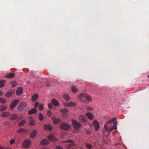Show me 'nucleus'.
I'll return each mask as SVG.
<instances>
[{
	"label": "nucleus",
	"instance_id": "f257e3e1",
	"mask_svg": "<svg viewBox=\"0 0 149 149\" xmlns=\"http://www.w3.org/2000/svg\"><path fill=\"white\" fill-rule=\"evenodd\" d=\"M80 99L84 102H88L91 101V98L90 96L85 93H82L80 95Z\"/></svg>",
	"mask_w": 149,
	"mask_h": 149
},
{
	"label": "nucleus",
	"instance_id": "f03ea898",
	"mask_svg": "<svg viewBox=\"0 0 149 149\" xmlns=\"http://www.w3.org/2000/svg\"><path fill=\"white\" fill-rule=\"evenodd\" d=\"M70 125L65 122H62L61 123L59 126L60 128L63 130H67L70 129Z\"/></svg>",
	"mask_w": 149,
	"mask_h": 149
},
{
	"label": "nucleus",
	"instance_id": "7ed1b4c3",
	"mask_svg": "<svg viewBox=\"0 0 149 149\" xmlns=\"http://www.w3.org/2000/svg\"><path fill=\"white\" fill-rule=\"evenodd\" d=\"M31 143V142L30 140L27 139L23 142L22 146L24 148H28L30 146Z\"/></svg>",
	"mask_w": 149,
	"mask_h": 149
},
{
	"label": "nucleus",
	"instance_id": "20e7f679",
	"mask_svg": "<svg viewBox=\"0 0 149 149\" xmlns=\"http://www.w3.org/2000/svg\"><path fill=\"white\" fill-rule=\"evenodd\" d=\"M66 142L67 143H70V144L67 145L66 146V148L68 149H69L70 148L72 147V146H74L75 145V144L73 143V141L71 140H69L65 141L63 142V143Z\"/></svg>",
	"mask_w": 149,
	"mask_h": 149
},
{
	"label": "nucleus",
	"instance_id": "39448f33",
	"mask_svg": "<svg viewBox=\"0 0 149 149\" xmlns=\"http://www.w3.org/2000/svg\"><path fill=\"white\" fill-rule=\"evenodd\" d=\"M72 123L75 129H78L80 127L81 125L79 123L75 120H72Z\"/></svg>",
	"mask_w": 149,
	"mask_h": 149
},
{
	"label": "nucleus",
	"instance_id": "423d86ee",
	"mask_svg": "<svg viewBox=\"0 0 149 149\" xmlns=\"http://www.w3.org/2000/svg\"><path fill=\"white\" fill-rule=\"evenodd\" d=\"M93 126L95 130L96 131H98L100 128V125L99 122L96 120H95L93 123Z\"/></svg>",
	"mask_w": 149,
	"mask_h": 149
},
{
	"label": "nucleus",
	"instance_id": "0eeeda50",
	"mask_svg": "<svg viewBox=\"0 0 149 149\" xmlns=\"http://www.w3.org/2000/svg\"><path fill=\"white\" fill-rule=\"evenodd\" d=\"M79 119L80 122L85 123L87 121V119L84 116L80 115L79 116Z\"/></svg>",
	"mask_w": 149,
	"mask_h": 149
},
{
	"label": "nucleus",
	"instance_id": "6e6552de",
	"mask_svg": "<svg viewBox=\"0 0 149 149\" xmlns=\"http://www.w3.org/2000/svg\"><path fill=\"white\" fill-rule=\"evenodd\" d=\"M19 101L18 100H15L12 102L10 106V108L11 109H13L15 107L18 103Z\"/></svg>",
	"mask_w": 149,
	"mask_h": 149
},
{
	"label": "nucleus",
	"instance_id": "1a4fd4ad",
	"mask_svg": "<svg viewBox=\"0 0 149 149\" xmlns=\"http://www.w3.org/2000/svg\"><path fill=\"white\" fill-rule=\"evenodd\" d=\"M48 139L52 142H55L57 140L56 136L52 134H50L47 137Z\"/></svg>",
	"mask_w": 149,
	"mask_h": 149
},
{
	"label": "nucleus",
	"instance_id": "9d476101",
	"mask_svg": "<svg viewBox=\"0 0 149 149\" xmlns=\"http://www.w3.org/2000/svg\"><path fill=\"white\" fill-rule=\"evenodd\" d=\"M52 120L54 124L55 125H57L60 122L61 119L60 118L54 117L52 118Z\"/></svg>",
	"mask_w": 149,
	"mask_h": 149
},
{
	"label": "nucleus",
	"instance_id": "9b49d317",
	"mask_svg": "<svg viewBox=\"0 0 149 149\" xmlns=\"http://www.w3.org/2000/svg\"><path fill=\"white\" fill-rule=\"evenodd\" d=\"M26 103L25 102H22L20 103L18 109L19 110H22L24 107L26 106Z\"/></svg>",
	"mask_w": 149,
	"mask_h": 149
},
{
	"label": "nucleus",
	"instance_id": "f8f14e48",
	"mask_svg": "<svg viewBox=\"0 0 149 149\" xmlns=\"http://www.w3.org/2000/svg\"><path fill=\"white\" fill-rule=\"evenodd\" d=\"M15 76L14 73L10 72L9 74H7L5 75V77L8 78H12L14 77Z\"/></svg>",
	"mask_w": 149,
	"mask_h": 149
},
{
	"label": "nucleus",
	"instance_id": "ddd939ff",
	"mask_svg": "<svg viewBox=\"0 0 149 149\" xmlns=\"http://www.w3.org/2000/svg\"><path fill=\"white\" fill-rule=\"evenodd\" d=\"M23 91V89L22 87L19 88L17 90L16 93L17 95L19 96L22 94Z\"/></svg>",
	"mask_w": 149,
	"mask_h": 149
},
{
	"label": "nucleus",
	"instance_id": "4468645a",
	"mask_svg": "<svg viewBox=\"0 0 149 149\" xmlns=\"http://www.w3.org/2000/svg\"><path fill=\"white\" fill-rule=\"evenodd\" d=\"M108 124V123H107L105 124L104 125L105 129L108 132H111L113 131V128L108 127L107 126Z\"/></svg>",
	"mask_w": 149,
	"mask_h": 149
},
{
	"label": "nucleus",
	"instance_id": "2eb2a0df",
	"mask_svg": "<svg viewBox=\"0 0 149 149\" xmlns=\"http://www.w3.org/2000/svg\"><path fill=\"white\" fill-rule=\"evenodd\" d=\"M18 118V116L16 114H13L10 116V119L11 120H16Z\"/></svg>",
	"mask_w": 149,
	"mask_h": 149
},
{
	"label": "nucleus",
	"instance_id": "dca6fc26",
	"mask_svg": "<svg viewBox=\"0 0 149 149\" xmlns=\"http://www.w3.org/2000/svg\"><path fill=\"white\" fill-rule=\"evenodd\" d=\"M44 128L46 130H49L50 131L52 130V127L51 125H45L44 126Z\"/></svg>",
	"mask_w": 149,
	"mask_h": 149
},
{
	"label": "nucleus",
	"instance_id": "f3484780",
	"mask_svg": "<svg viewBox=\"0 0 149 149\" xmlns=\"http://www.w3.org/2000/svg\"><path fill=\"white\" fill-rule=\"evenodd\" d=\"M37 134V131L36 130H34L32 132L30 137L31 138L33 139L36 136Z\"/></svg>",
	"mask_w": 149,
	"mask_h": 149
},
{
	"label": "nucleus",
	"instance_id": "a211bd4d",
	"mask_svg": "<svg viewBox=\"0 0 149 149\" xmlns=\"http://www.w3.org/2000/svg\"><path fill=\"white\" fill-rule=\"evenodd\" d=\"M49 142L47 139H43L40 142V144L42 145H47L48 144Z\"/></svg>",
	"mask_w": 149,
	"mask_h": 149
},
{
	"label": "nucleus",
	"instance_id": "6ab92c4d",
	"mask_svg": "<svg viewBox=\"0 0 149 149\" xmlns=\"http://www.w3.org/2000/svg\"><path fill=\"white\" fill-rule=\"evenodd\" d=\"M31 98L33 101L35 102L38 100V95L37 94H35L32 96Z\"/></svg>",
	"mask_w": 149,
	"mask_h": 149
},
{
	"label": "nucleus",
	"instance_id": "aec40b11",
	"mask_svg": "<svg viewBox=\"0 0 149 149\" xmlns=\"http://www.w3.org/2000/svg\"><path fill=\"white\" fill-rule=\"evenodd\" d=\"M86 115L90 120H91L93 118V114L89 112H88L86 113Z\"/></svg>",
	"mask_w": 149,
	"mask_h": 149
},
{
	"label": "nucleus",
	"instance_id": "412c9836",
	"mask_svg": "<svg viewBox=\"0 0 149 149\" xmlns=\"http://www.w3.org/2000/svg\"><path fill=\"white\" fill-rule=\"evenodd\" d=\"M9 114L8 112H4L1 113V116L3 117H7L9 115Z\"/></svg>",
	"mask_w": 149,
	"mask_h": 149
},
{
	"label": "nucleus",
	"instance_id": "4be33fe9",
	"mask_svg": "<svg viewBox=\"0 0 149 149\" xmlns=\"http://www.w3.org/2000/svg\"><path fill=\"white\" fill-rule=\"evenodd\" d=\"M37 110L35 108H33L28 111V113L30 115L34 114L36 113Z\"/></svg>",
	"mask_w": 149,
	"mask_h": 149
},
{
	"label": "nucleus",
	"instance_id": "5701e85b",
	"mask_svg": "<svg viewBox=\"0 0 149 149\" xmlns=\"http://www.w3.org/2000/svg\"><path fill=\"white\" fill-rule=\"evenodd\" d=\"M52 102L53 104L56 106H58L59 104L58 101L55 99H53L52 100Z\"/></svg>",
	"mask_w": 149,
	"mask_h": 149
},
{
	"label": "nucleus",
	"instance_id": "b1692460",
	"mask_svg": "<svg viewBox=\"0 0 149 149\" xmlns=\"http://www.w3.org/2000/svg\"><path fill=\"white\" fill-rule=\"evenodd\" d=\"M72 91L74 93H76L78 91V90L77 87L75 86H72L71 87Z\"/></svg>",
	"mask_w": 149,
	"mask_h": 149
},
{
	"label": "nucleus",
	"instance_id": "393cba45",
	"mask_svg": "<svg viewBox=\"0 0 149 149\" xmlns=\"http://www.w3.org/2000/svg\"><path fill=\"white\" fill-rule=\"evenodd\" d=\"M7 109V107L5 105H2L0 106V111H3Z\"/></svg>",
	"mask_w": 149,
	"mask_h": 149
},
{
	"label": "nucleus",
	"instance_id": "a878e982",
	"mask_svg": "<svg viewBox=\"0 0 149 149\" xmlns=\"http://www.w3.org/2000/svg\"><path fill=\"white\" fill-rule=\"evenodd\" d=\"M76 103H75L73 102H70L69 103H67L66 105L67 106H76Z\"/></svg>",
	"mask_w": 149,
	"mask_h": 149
},
{
	"label": "nucleus",
	"instance_id": "bb28decb",
	"mask_svg": "<svg viewBox=\"0 0 149 149\" xmlns=\"http://www.w3.org/2000/svg\"><path fill=\"white\" fill-rule=\"evenodd\" d=\"M26 121L25 120H23L20 122H19L18 123V125L19 126H23L24 124L26 123Z\"/></svg>",
	"mask_w": 149,
	"mask_h": 149
},
{
	"label": "nucleus",
	"instance_id": "cd10ccee",
	"mask_svg": "<svg viewBox=\"0 0 149 149\" xmlns=\"http://www.w3.org/2000/svg\"><path fill=\"white\" fill-rule=\"evenodd\" d=\"M64 99L66 100H70V97L67 94H64L63 95Z\"/></svg>",
	"mask_w": 149,
	"mask_h": 149
},
{
	"label": "nucleus",
	"instance_id": "c85d7f7f",
	"mask_svg": "<svg viewBox=\"0 0 149 149\" xmlns=\"http://www.w3.org/2000/svg\"><path fill=\"white\" fill-rule=\"evenodd\" d=\"M61 111L62 113L63 114L65 115L68 112V111L67 109H62L61 110Z\"/></svg>",
	"mask_w": 149,
	"mask_h": 149
},
{
	"label": "nucleus",
	"instance_id": "c756f323",
	"mask_svg": "<svg viewBox=\"0 0 149 149\" xmlns=\"http://www.w3.org/2000/svg\"><path fill=\"white\" fill-rule=\"evenodd\" d=\"M6 102V100L3 98H0V103L4 104Z\"/></svg>",
	"mask_w": 149,
	"mask_h": 149
},
{
	"label": "nucleus",
	"instance_id": "7c9ffc66",
	"mask_svg": "<svg viewBox=\"0 0 149 149\" xmlns=\"http://www.w3.org/2000/svg\"><path fill=\"white\" fill-rule=\"evenodd\" d=\"M12 93L11 91H9L7 92L5 94V96L6 97H9L12 95Z\"/></svg>",
	"mask_w": 149,
	"mask_h": 149
},
{
	"label": "nucleus",
	"instance_id": "2f4dec72",
	"mask_svg": "<svg viewBox=\"0 0 149 149\" xmlns=\"http://www.w3.org/2000/svg\"><path fill=\"white\" fill-rule=\"evenodd\" d=\"M39 118L40 120L42 121L44 119V116L42 113H40L39 116Z\"/></svg>",
	"mask_w": 149,
	"mask_h": 149
},
{
	"label": "nucleus",
	"instance_id": "473e14b6",
	"mask_svg": "<svg viewBox=\"0 0 149 149\" xmlns=\"http://www.w3.org/2000/svg\"><path fill=\"white\" fill-rule=\"evenodd\" d=\"M17 85V83L16 82H12L11 83V85L12 87H15Z\"/></svg>",
	"mask_w": 149,
	"mask_h": 149
},
{
	"label": "nucleus",
	"instance_id": "72a5a7b5",
	"mask_svg": "<svg viewBox=\"0 0 149 149\" xmlns=\"http://www.w3.org/2000/svg\"><path fill=\"white\" fill-rule=\"evenodd\" d=\"M5 80L0 81V88L3 87L5 85Z\"/></svg>",
	"mask_w": 149,
	"mask_h": 149
},
{
	"label": "nucleus",
	"instance_id": "f704fd0d",
	"mask_svg": "<svg viewBox=\"0 0 149 149\" xmlns=\"http://www.w3.org/2000/svg\"><path fill=\"white\" fill-rule=\"evenodd\" d=\"M25 131V130L23 128H21L17 130V132L22 133Z\"/></svg>",
	"mask_w": 149,
	"mask_h": 149
},
{
	"label": "nucleus",
	"instance_id": "c9c22d12",
	"mask_svg": "<svg viewBox=\"0 0 149 149\" xmlns=\"http://www.w3.org/2000/svg\"><path fill=\"white\" fill-rule=\"evenodd\" d=\"M29 124L30 125L33 126L35 125V122L33 120L31 119L30 120Z\"/></svg>",
	"mask_w": 149,
	"mask_h": 149
},
{
	"label": "nucleus",
	"instance_id": "e433bc0d",
	"mask_svg": "<svg viewBox=\"0 0 149 149\" xmlns=\"http://www.w3.org/2000/svg\"><path fill=\"white\" fill-rule=\"evenodd\" d=\"M117 125V123L116 122H115L114 123L113 125V126L112 127H111V128H113V131L114 129H117V127L116 126V125Z\"/></svg>",
	"mask_w": 149,
	"mask_h": 149
},
{
	"label": "nucleus",
	"instance_id": "4c0bfd02",
	"mask_svg": "<svg viewBox=\"0 0 149 149\" xmlns=\"http://www.w3.org/2000/svg\"><path fill=\"white\" fill-rule=\"evenodd\" d=\"M116 119L115 118H113L112 119H111L110 120L108 121L107 123H108V124H110L111 122L112 121H116Z\"/></svg>",
	"mask_w": 149,
	"mask_h": 149
},
{
	"label": "nucleus",
	"instance_id": "58836bf2",
	"mask_svg": "<svg viewBox=\"0 0 149 149\" xmlns=\"http://www.w3.org/2000/svg\"><path fill=\"white\" fill-rule=\"evenodd\" d=\"M39 109L40 111L43 110V104H40L39 105Z\"/></svg>",
	"mask_w": 149,
	"mask_h": 149
},
{
	"label": "nucleus",
	"instance_id": "ea45409f",
	"mask_svg": "<svg viewBox=\"0 0 149 149\" xmlns=\"http://www.w3.org/2000/svg\"><path fill=\"white\" fill-rule=\"evenodd\" d=\"M86 146L88 148H91L92 147V146L90 144L88 143L86 144Z\"/></svg>",
	"mask_w": 149,
	"mask_h": 149
},
{
	"label": "nucleus",
	"instance_id": "a19ab883",
	"mask_svg": "<svg viewBox=\"0 0 149 149\" xmlns=\"http://www.w3.org/2000/svg\"><path fill=\"white\" fill-rule=\"evenodd\" d=\"M39 105V103L38 102H36L34 105V107L35 108L37 107Z\"/></svg>",
	"mask_w": 149,
	"mask_h": 149
},
{
	"label": "nucleus",
	"instance_id": "79ce46f5",
	"mask_svg": "<svg viewBox=\"0 0 149 149\" xmlns=\"http://www.w3.org/2000/svg\"><path fill=\"white\" fill-rule=\"evenodd\" d=\"M48 107L50 109H51L52 107V104L51 103H49L48 104Z\"/></svg>",
	"mask_w": 149,
	"mask_h": 149
},
{
	"label": "nucleus",
	"instance_id": "37998d69",
	"mask_svg": "<svg viewBox=\"0 0 149 149\" xmlns=\"http://www.w3.org/2000/svg\"><path fill=\"white\" fill-rule=\"evenodd\" d=\"M15 142V140L13 139H12L10 141V143L11 144H12L14 143Z\"/></svg>",
	"mask_w": 149,
	"mask_h": 149
},
{
	"label": "nucleus",
	"instance_id": "c03bdc74",
	"mask_svg": "<svg viewBox=\"0 0 149 149\" xmlns=\"http://www.w3.org/2000/svg\"><path fill=\"white\" fill-rule=\"evenodd\" d=\"M47 115L48 116H50L51 115V111H48Z\"/></svg>",
	"mask_w": 149,
	"mask_h": 149
},
{
	"label": "nucleus",
	"instance_id": "a18cd8bd",
	"mask_svg": "<svg viewBox=\"0 0 149 149\" xmlns=\"http://www.w3.org/2000/svg\"><path fill=\"white\" fill-rule=\"evenodd\" d=\"M87 109L90 111H92L93 109V108L91 107H87Z\"/></svg>",
	"mask_w": 149,
	"mask_h": 149
},
{
	"label": "nucleus",
	"instance_id": "49530a36",
	"mask_svg": "<svg viewBox=\"0 0 149 149\" xmlns=\"http://www.w3.org/2000/svg\"><path fill=\"white\" fill-rule=\"evenodd\" d=\"M56 149H63V148H62L60 146H58L56 147Z\"/></svg>",
	"mask_w": 149,
	"mask_h": 149
},
{
	"label": "nucleus",
	"instance_id": "de8ad7c7",
	"mask_svg": "<svg viewBox=\"0 0 149 149\" xmlns=\"http://www.w3.org/2000/svg\"><path fill=\"white\" fill-rule=\"evenodd\" d=\"M3 94V92L1 91H0V96H1V95H2Z\"/></svg>",
	"mask_w": 149,
	"mask_h": 149
},
{
	"label": "nucleus",
	"instance_id": "09e8293b",
	"mask_svg": "<svg viewBox=\"0 0 149 149\" xmlns=\"http://www.w3.org/2000/svg\"><path fill=\"white\" fill-rule=\"evenodd\" d=\"M42 149H47V148L46 147H43Z\"/></svg>",
	"mask_w": 149,
	"mask_h": 149
},
{
	"label": "nucleus",
	"instance_id": "8fccbe9b",
	"mask_svg": "<svg viewBox=\"0 0 149 149\" xmlns=\"http://www.w3.org/2000/svg\"><path fill=\"white\" fill-rule=\"evenodd\" d=\"M46 85L47 86H49V84H47Z\"/></svg>",
	"mask_w": 149,
	"mask_h": 149
},
{
	"label": "nucleus",
	"instance_id": "3c124183",
	"mask_svg": "<svg viewBox=\"0 0 149 149\" xmlns=\"http://www.w3.org/2000/svg\"><path fill=\"white\" fill-rule=\"evenodd\" d=\"M148 77L149 78V74L148 75Z\"/></svg>",
	"mask_w": 149,
	"mask_h": 149
}]
</instances>
